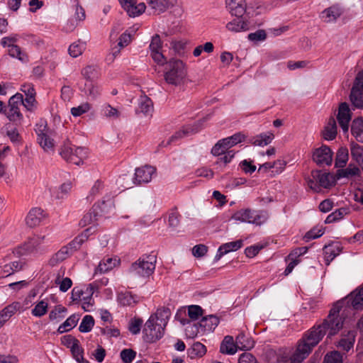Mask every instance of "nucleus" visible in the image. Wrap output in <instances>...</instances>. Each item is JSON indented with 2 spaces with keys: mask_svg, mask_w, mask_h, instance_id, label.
Here are the masks:
<instances>
[{
  "mask_svg": "<svg viewBox=\"0 0 363 363\" xmlns=\"http://www.w3.org/2000/svg\"><path fill=\"white\" fill-rule=\"evenodd\" d=\"M86 18L84 9L79 6H77L74 18L71 20V25L67 28L69 31L72 30L79 22L83 21Z\"/></svg>",
  "mask_w": 363,
  "mask_h": 363,
  "instance_id": "48",
  "label": "nucleus"
},
{
  "mask_svg": "<svg viewBox=\"0 0 363 363\" xmlns=\"http://www.w3.org/2000/svg\"><path fill=\"white\" fill-rule=\"evenodd\" d=\"M170 316V310L168 308L162 307L158 308L155 313L150 316V318H153L154 322H157L165 328L167 325Z\"/></svg>",
  "mask_w": 363,
  "mask_h": 363,
  "instance_id": "30",
  "label": "nucleus"
},
{
  "mask_svg": "<svg viewBox=\"0 0 363 363\" xmlns=\"http://www.w3.org/2000/svg\"><path fill=\"white\" fill-rule=\"evenodd\" d=\"M94 232L95 228L94 226L86 228L80 235L75 238L67 245L62 247L59 251H57L50 259V264L55 266L66 259L72 254L73 252L76 251L86 240H87L91 233Z\"/></svg>",
  "mask_w": 363,
  "mask_h": 363,
  "instance_id": "3",
  "label": "nucleus"
},
{
  "mask_svg": "<svg viewBox=\"0 0 363 363\" xmlns=\"http://www.w3.org/2000/svg\"><path fill=\"white\" fill-rule=\"evenodd\" d=\"M48 309V302L46 300L38 301L31 311V313L35 317H42L45 315Z\"/></svg>",
  "mask_w": 363,
  "mask_h": 363,
  "instance_id": "49",
  "label": "nucleus"
},
{
  "mask_svg": "<svg viewBox=\"0 0 363 363\" xmlns=\"http://www.w3.org/2000/svg\"><path fill=\"white\" fill-rule=\"evenodd\" d=\"M349 160V152L346 147H340L335 157V167L343 168L347 164Z\"/></svg>",
  "mask_w": 363,
  "mask_h": 363,
  "instance_id": "39",
  "label": "nucleus"
},
{
  "mask_svg": "<svg viewBox=\"0 0 363 363\" xmlns=\"http://www.w3.org/2000/svg\"><path fill=\"white\" fill-rule=\"evenodd\" d=\"M337 174L325 172L322 171H313L311 178L308 180V186L315 192H319L321 188L330 189L335 185Z\"/></svg>",
  "mask_w": 363,
  "mask_h": 363,
  "instance_id": "6",
  "label": "nucleus"
},
{
  "mask_svg": "<svg viewBox=\"0 0 363 363\" xmlns=\"http://www.w3.org/2000/svg\"><path fill=\"white\" fill-rule=\"evenodd\" d=\"M333 152L329 147L322 145L313 152V160L319 165H330L333 161Z\"/></svg>",
  "mask_w": 363,
  "mask_h": 363,
  "instance_id": "16",
  "label": "nucleus"
},
{
  "mask_svg": "<svg viewBox=\"0 0 363 363\" xmlns=\"http://www.w3.org/2000/svg\"><path fill=\"white\" fill-rule=\"evenodd\" d=\"M232 218L235 220L242 223L261 225L267 221L268 215L265 211H258L250 208H242L237 211L232 216Z\"/></svg>",
  "mask_w": 363,
  "mask_h": 363,
  "instance_id": "8",
  "label": "nucleus"
},
{
  "mask_svg": "<svg viewBox=\"0 0 363 363\" xmlns=\"http://www.w3.org/2000/svg\"><path fill=\"white\" fill-rule=\"evenodd\" d=\"M117 263L118 260L116 259L108 257L100 262L97 269L101 273H105L112 269Z\"/></svg>",
  "mask_w": 363,
  "mask_h": 363,
  "instance_id": "51",
  "label": "nucleus"
},
{
  "mask_svg": "<svg viewBox=\"0 0 363 363\" xmlns=\"http://www.w3.org/2000/svg\"><path fill=\"white\" fill-rule=\"evenodd\" d=\"M9 54L12 57H16L21 62H27L28 57L23 52L18 45L11 46L9 48Z\"/></svg>",
  "mask_w": 363,
  "mask_h": 363,
  "instance_id": "55",
  "label": "nucleus"
},
{
  "mask_svg": "<svg viewBox=\"0 0 363 363\" xmlns=\"http://www.w3.org/2000/svg\"><path fill=\"white\" fill-rule=\"evenodd\" d=\"M156 174V169L150 165H145L137 168L135 172V183L138 184L150 182Z\"/></svg>",
  "mask_w": 363,
  "mask_h": 363,
  "instance_id": "19",
  "label": "nucleus"
},
{
  "mask_svg": "<svg viewBox=\"0 0 363 363\" xmlns=\"http://www.w3.org/2000/svg\"><path fill=\"white\" fill-rule=\"evenodd\" d=\"M78 320V315L73 314L70 315L62 324L59 326L57 329L58 333H63L69 331L77 325Z\"/></svg>",
  "mask_w": 363,
  "mask_h": 363,
  "instance_id": "43",
  "label": "nucleus"
},
{
  "mask_svg": "<svg viewBox=\"0 0 363 363\" xmlns=\"http://www.w3.org/2000/svg\"><path fill=\"white\" fill-rule=\"evenodd\" d=\"M60 155L67 162L80 165L88 157V151L84 147L72 146L67 142L62 147Z\"/></svg>",
  "mask_w": 363,
  "mask_h": 363,
  "instance_id": "7",
  "label": "nucleus"
},
{
  "mask_svg": "<svg viewBox=\"0 0 363 363\" xmlns=\"http://www.w3.org/2000/svg\"><path fill=\"white\" fill-rule=\"evenodd\" d=\"M120 4L130 17H136L145 11L146 6L144 3H139L134 0H119Z\"/></svg>",
  "mask_w": 363,
  "mask_h": 363,
  "instance_id": "18",
  "label": "nucleus"
},
{
  "mask_svg": "<svg viewBox=\"0 0 363 363\" xmlns=\"http://www.w3.org/2000/svg\"><path fill=\"white\" fill-rule=\"evenodd\" d=\"M186 74V66L182 60H171L164 72V79L169 84L178 86L184 82Z\"/></svg>",
  "mask_w": 363,
  "mask_h": 363,
  "instance_id": "5",
  "label": "nucleus"
},
{
  "mask_svg": "<svg viewBox=\"0 0 363 363\" xmlns=\"http://www.w3.org/2000/svg\"><path fill=\"white\" fill-rule=\"evenodd\" d=\"M85 49V44L82 42H76L69 45L68 51L72 57H77L82 54Z\"/></svg>",
  "mask_w": 363,
  "mask_h": 363,
  "instance_id": "53",
  "label": "nucleus"
},
{
  "mask_svg": "<svg viewBox=\"0 0 363 363\" xmlns=\"http://www.w3.org/2000/svg\"><path fill=\"white\" fill-rule=\"evenodd\" d=\"M46 216L45 212L40 208H33L26 218V225L30 228L36 227L46 218Z\"/></svg>",
  "mask_w": 363,
  "mask_h": 363,
  "instance_id": "22",
  "label": "nucleus"
},
{
  "mask_svg": "<svg viewBox=\"0 0 363 363\" xmlns=\"http://www.w3.org/2000/svg\"><path fill=\"white\" fill-rule=\"evenodd\" d=\"M99 205L94 204L89 212L84 215L79 222V225L82 227H85L88 225L93 224L97 220V217L99 214Z\"/></svg>",
  "mask_w": 363,
  "mask_h": 363,
  "instance_id": "33",
  "label": "nucleus"
},
{
  "mask_svg": "<svg viewBox=\"0 0 363 363\" xmlns=\"http://www.w3.org/2000/svg\"><path fill=\"white\" fill-rule=\"evenodd\" d=\"M360 174L361 168L354 164H350L347 168L337 170V178H352L359 176Z\"/></svg>",
  "mask_w": 363,
  "mask_h": 363,
  "instance_id": "36",
  "label": "nucleus"
},
{
  "mask_svg": "<svg viewBox=\"0 0 363 363\" xmlns=\"http://www.w3.org/2000/svg\"><path fill=\"white\" fill-rule=\"evenodd\" d=\"M138 28L135 26L129 28L126 30L118 38V43L116 46L112 49V55L113 60L116 57L120 55L121 49L128 46L132 41L133 36L135 35Z\"/></svg>",
  "mask_w": 363,
  "mask_h": 363,
  "instance_id": "15",
  "label": "nucleus"
},
{
  "mask_svg": "<svg viewBox=\"0 0 363 363\" xmlns=\"http://www.w3.org/2000/svg\"><path fill=\"white\" fill-rule=\"evenodd\" d=\"M94 288L91 285L75 286L72 291L71 298L73 301L82 302V307L85 311H90L94 305Z\"/></svg>",
  "mask_w": 363,
  "mask_h": 363,
  "instance_id": "10",
  "label": "nucleus"
},
{
  "mask_svg": "<svg viewBox=\"0 0 363 363\" xmlns=\"http://www.w3.org/2000/svg\"><path fill=\"white\" fill-rule=\"evenodd\" d=\"M338 123L344 132H347L351 121V113L347 103L340 104L337 116Z\"/></svg>",
  "mask_w": 363,
  "mask_h": 363,
  "instance_id": "23",
  "label": "nucleus"
},
{
  "mask_svg": "<svg viewBox=\"0 0 363 363\" xmlns=\"http://www.w3.org/2000/svg\"><path fill=\"white\" fill-rule=\"evenodd\" d=\"M351 133L358 142L363 143V120L362 118L352 121Z\"/></svg>",
  "mask_w": 363,
  "mask_h": 363,
  "instance_id": "40",
  "label": "nucleus"
},
{
  "mask_svg": "<svg viewBox=\"0 0 363 363\" xmlns=\"http://www.w3.org/2000/svg\"><path fill=\"white\" fill-rule=\"evenodd\" d=\"M337 135V125L335 118H330L323 131V136L326 140H333Z\"/></svg>",
  "mask_w": 363,
  "mask_h": 363,
  "instance_id": "35",
  "label": "nucleus"
},
{
  "mask_svg": "<svg viewBox=\"0 0 363 363\" xmlns=\"http://www.w3.org/2000/svg\"><path fill=\"white\" fill-rule=\"evenodd\" d=\"M94 325V320L91 315H85L79 327V330L82 333H88L91 330Z\"/></svg>",
  "mask_w": 363,
  "mask_h": 363,
  "instance_id": "52",
  "label": "nucleus"
},
{
  "mask_svg": "<svg viewBox=\"0 0 363 363\" xmlns=\"http://www.w3.org/2000/svg\"><path fill=\"white\" fill-rule=\"evenodd\" d=\"M26 265V263L23 259L11 261L9 263H1V273L3 276L9 277L16 272L23 270Z\"/></svg>",
  "mask_w": 363,
  "mask_h": 363,
  "instance_id": "21",
  "label": "nucleus"
},
{
  "mask_svg": "<svg viewBox=\"0 0 363 363\" xmlns=\"http://www.w3.org/2000/svg\"><path fill=\"white\" fill-rule=\"evenodd\" d=\"M38 142L43 150L49 154L55 152L54 140L43 130H37Z\"/></svg>",
  "mask_w": 363,
  "mask_h": 363,
  "instance_id": "26",
  "label": "nucleus"
},
{
  "mask_svg": "<svg viewBox=\"0 0 363 363\" xmlns=\"http://www.w3.org/2000/svg\"><path fill=\"white\" fill-rule=\"evenodd\" d=\"M235 342L240 350H250L255 345V342L242 333L236 337Z\"/></svg>",
  "mask_w": 363,
  "mask_h": 363,
  "instance_id": "38",
  "label": "nucleus"
},
{
  "mask_svg": "<svg viewBox=\"0 0 363 363\" xmlns=\"http://www.w3.org/2000/svg\"><path fill=\"white\" fill-rule=\"evenodd\" d=\"M50 242V238L48 235H33L24 242L16 247L13 250V253L17 257L27 255L39 257L48 252Z\"/></svg>",
  "mask_w": 363,
  "mask_h": 363,
  "instance_id": "1",
  "label": "nucleus"
},
{
  "mask_svg": "<svg viewBox=\"0 0 363 363\" xmlns=\"http://www.w3.org/2000/svg\"><path fill=\"white\" fill-rule=\"evenodd\" d=\"M102 113L106 118L111 120H117L121 116V109L114 108L108 104L102 106Z\"/></svg>",
  "mask_w": 363,
  "mask_h": 363,
  "instance_id": "44",
  "label": "nucleus"
},
{
  "mask_svg": "<svg viewBox=\"0 0 363 363\" xmlns=\"http://www.w3.org/2000/svg\"><path fill=\"white\" fill-rule=\"evenodd\" d=\"M149 48L150 55L155 62L160 65L166 62V59L162 53V41L158 34H155L152 37Z\"/></svg>",
  "mask_w": 363,
  "mask_h": 363,
  "instance_id": "14",
  "label": "nucleus"
},
{
  "mask_svg": "<svg viewBox=\"0 0 363 363\" xmlns=\"http://www.w3.org/2000/svg\"><path fill=\"white\" fill-rule=\"evenodd\" d=\"M274 138L272 132L262 133L250 138V143L255 146L264 147L272 143Z\"/></svg>",
  "mask_w": 363,
  "mask_h": 363,
  "instance_id": "29",
  "label": "nucleus"
},
{
  "mask_svg": "<svg viewBox=\"0 0 363 363\" xmlns=\"http://www.w3.org/2000/svg\"><path fill=\"white\" fill-rule=\"evenodd\" d=\"M323 363H342V356L337 351H332L325 354Z\"/></svg>",
  "mask_w": 363,
  "mask_h": 363,
  "instance_id": "58",
  "label": "nucleus"
},
{
  "mask_svg": "<svg viewBox=\"0 0 363 363\" xmlns=\"http://www.w3.org/2000/svg\"><path fill=\"white\" fill-rule=\"evenodd\" d=\"M351 157L363 172V146L352 141L350 144Z\"/></svg>",
  "mask_w": 363,
  "mask_h": 363,
  "instance_id": "31",
  "label": "nucleus"
},
{
  "mask_svg": "<svg viewBox=\"0 0 363 363\" xmlns=\"http://www.w3.org/2000/svg\"><path fill=\"white\" fill-rule=\"evenodd\" d=\"M228 148L223 143H222V140H220L217 142V143L213 147L211 150V153L215 156H220L226 153Z\"/></svg>",
  "mask_w": 363,
  "mask_h": 363,
  "instance_id": "62",
  "label": "nucleus"
},
{
  "mask_svg": "<svg viewBox=\"0 0 363 363\" xmlns=\"http://www.w3.org/2000/svg\"><path fill=\"white\" fill-rule=\"evenodd\" d=\"M146 1L148 6L157 14L165 12L174 5L170 0H146Z\"/></svg>",
  "mask_w": 363,
  "mask_h": 363,
  "instance_id": "28",
  "label": "nucleus"
},
{
  "mask_svg": "<svg viewBox=\"0 0 363 363\" xmlns=\"http://www.w3.org/2000/svg\"><path fill=\"white\" fill-rule=\"evenodd\" d=\"M313 333L308 330L298 341L296 350L290 358L291 363H301L320 342L319 337Z\"/></svg>",
  "mask_w": 363,
  "mask_h": 363,
  "instance_id": "4",
  "label": "nucleus"
},
{
  "mask_svg": "<svg viewBox=\"0 0 363 363\" xmlns=\"http://www.w3.org/2000/svg\"><path fill=\"white\" fill-rule=\"evenodd\" d=\"M164 327L157 322H154L153 318H149L145 324L143 329L144 338L146 342H154L160 339L164 333Z\"/></svg>",
  "mask_w": 363,
  "mask_h": 363,
  "instance_id": "12",
  "label": "nucleus"
},
{
  "mask_svg": "<svg viewBox=\"0 0 363 363\" xmlns=\"http://www.w3.org/2000/svg\"><path fill=\"white\" fill-rule=\"evenodd\" d=\"M206 352L204 345L199 342H194L189 350V356L191 359L203 357Z\"/></svg>",
  "mask_w": 363,
  "mask_h": 363,
  "instance_id": "47",
  "label": "nucleus"
},
{
  "mask_svg": "<svg viewBox=\"0 0 363 363\" xmlns=\"http://www.w3.org/2000/svg\"><path fill=\"white\" fill-rule=\"evenodd\" d=\"M55 284L59 285L60 290L61 291L66 292L69 289L71 288L72 285V281L68 277H65L62 280H60V279L58 277L55 280Z\"/></svg>",
  "mask_w": 363,
  "mask_h": 363,
  "instance_id": "64",
  "label": "nucleus"
},
{
  "mask_svg": "<svg viewBox=\"0 0 363 363\" xmlns=\"http://www.w3.org/2000/svg\"><path fill=\"white\" fill-rule=\"evenodd\" d=\"M347 303L356 310L363 309V286L352 291L347 298Z\"/></svg>",
  "mask_w": 363,
  "mask_h": 363,
  "instance_id": "27",
  "label": "nucleus"
},
{
  "mask_svg": "<svg viewBox=\"0 0 363 363\" xmlns=\"http://www.w3.org/2000/svg\"><path fill=\"white\" fill-rule=\"evenodd\" d=\"M104 189V185L103 182L100 180L96 181L94 185L92 186L91 190L89 191V194L87 196L86 199L88 200H93L94 197L101 194Z\"/></svg>",
  "mask_w": 363,
  "mask_h": 363,
  "instance_id": "56",
  "label": "nucleus"
},
{
  "mask_svg": "<svg viewBox=\"0 0 363 363\" xmlns=\"http://www.w3.org/2000/svg\"><path fill=\"white\" fill-rule=\"evenodd\" d=\"M138 111L145 116L151 115L153 111V104L151 99L146 96H140L138 103Z\"/></svg>",
  "mask_w": 363,
  "mask_h": 363,
  "instance_id": "37",
  "label": "nucleus"
},
{
  "mask_svg": "<svg viewBox=\"0 0 363 363\" xmlns=\"http://www.w3.org/2000/svg\"><path fill=\"white\" fill-rule=\"evenodd\" d=\"M20 90L24 93L26 98L23 99L24 107L29 111L36 108L35 91L32 84L26 83L21 85Z\"/></svg>",
  "mask_w": 363,
  "mask_h": 363,
  "instance_id": "17",
  "label": "nucleus"
},
{
  "mask_svg": "<svg viewBox=\"0 0 363 363\" xmlns=\"http://www.w3.org/2000/svg\"><path fill=\"white\" fill-rule=\"evenodd\" d=\"M91 106L89 103L84 102L77 107L72 108L70 111L73 116L78 117L84 113H87L91 109Z\"/></svg>",
  "mask_w": 363,
  "mask_h": 363,
  "instance_id": "57",
  "label": "nucleus"
},
{
  "mask_svg": "<svg viewBox=\"0 0 363 363\" xmlns=\"http://www.w3.org/2000/svg\"><path fill=\"white\" fill-rule=\"evenodd\" d=\"M339 306H335L333 307L323 323L320 325L313 326L311 330L314 332L319 337L320 341L325 334L328 336H333L337 334L343 326V319L339 315Z\"/></svg>",
  "mask_w": 363,
  "mask_h": 363,
  "instance_id": "2",
  "label": "nucleus"
},
{
  "mask_svg": "<svg viewBox=\"0 0 363 363\" xmlns=\"http://www.w3.org/2000/svg\"><path fill=\"white\" fill-rule=\"evenodd\" d=\"M238 350L236 342L232 336H225L220 346V351L223 354H234Z\"/></svg>",
  "mask_w": 363,
  "mask_h": 363,
  "instance_id": "34",
  "label": "nucleus"
},
{
  "mask_svg": "<svg viewBox=\"0 0 363 363\" xmlns=\"http://www.w3.org/2000/svg\"><path fill=\"white\" fill-rule=\"evenodd\" d=\"M118 301L123 306H131L138 303L137 297L130 292H121L118 294Z\"/></svg>",
  "mask_w": 363,
  "mask_h": 363,
  "instance_id": "46",
  "label": "nucleus"
},
{
  "mask_svg": "<svg viewBox=\"0 0 363 363\" xmlns=\"http://www.w3.org/2000/svg\"><path fill=\"white\" fill-rule=\"evenodd\" d=\"M202 308L196 305H192L188 308V316L191 320H196L202 315Z\"/></svg>",
  "mask_w": 363,
  "mask_h": 363,
  "instance_id": "60",
  "label": "nucleus"
},
{
  "mask_svg": "<svg viewBox=\"0 0 363 363\" xmlns=\"http://www.w3.org/2000/svg\"><path fill=\"white\" fill-rule=\"evenodd\" d=\"M242 246V240H238L222 245L218 251L216 259H219L224 255L239 250Z\"/></svg>",
  "mask_w": 363,
  "mask_h": 363,
  "instance_id": "32",
  "label": "nucleus"
},
{
  "mask_svg": "<svg viewBox=\"0 0 363 363\" xmlns=\"http://www.w3.org/2000/svg\"><path fill=\"white\" fill-rule=\"evenodd\" d=\"M342 9L339 5L334 4L324 9L319 16L322 21L331 23L335 22L342 14Z\"/></svg>",
  "mask_w": 363,
  "mask_h": 363,
  "instance_id": "20",
  "label": "nucleus"
},
{
  "mask_svg": "<svg viewBox=\"0 0 363 363\" xmlns=\"http://www.w3.org/2000/svg\"><path fill=\"white\" fill-rule=\"evenodd\" d=\"M350 100L355 107H363V72H359L357 74L351 91Z\"/></svg>",
  "mask_w": 363,
  "mask_h": 363,
  "instance_id": "13",
  "label": "nucleus"
},
{
  "mask_svg": "<svg viewBox=\"0 0 363 363\" xmlns=\"http://www.w3.org/2000/svg\"><path fill=\"white\" fill-rule=\"evenodd\" d=\"M225 4L230 13L233 16L241 17L245 12V0H225Z\"/></svg>",
  "mask_w": 363,
  "mask_h": 363,
  "instance_id": "25",
  "label": "nucleus"
},
{
  "mask_svg": "<svg viewBox=\"0 0 363 363\" xmlns=\"http://www.w3.org/2000/svg\"><path fill=\"white\" fill-rule=\"evenodd\" d=\"M355 333L354 331H349L346 337H342L340 340L337 347H340L347 352L353 347Z\"/></svg>",
  "mask_w": 363,
  "mask_h": 363,
  "instance_id": "45",
  "label": "nucleus"
},
{
  "mask_svg": "<svg viewBox=\"0 0 363 363\" xmlns=\"http://www.w3.org/2000/svg\"><path fill=\"white\" fill-rule=\"evenodd\" d=\"M72 354L77 362L82 361L83 349L79 346V341L70 346Z\"/></svg>",
  "mask_w": 363,
  "mask_h": 363,
  "instance_id": "63",
  "label": "nucleus"
},
{
  "mask_svg": "<svg viewBox=\"0 0 363 363\" xmlns=\"http://www.w3.org/2000/svg\"><path fill=\"white\" fill-rule=\"evenodd\" d=\"M21 309V304L18 301L4 307L0 311V328L18 311Z\"/></svg>",
  "mask_w": 363,
  "mask_h": 363,
  "instance_id": "24",
  "label": "nucleus"
},
{
  "mask_svg": "<svg viewBox=\"0 0 363 363\" xmlns=\"http://www.w3.org/2000/svg\"><path fill=\"white\" fill-rule=\"evenodd\" d=\"M121 358L125 363H131L136 356V352L131 349H124L121 352Z\"/></svg>",
  "mask_w": 363,
  "mask_h": 363,
  "instance_id": "61",
  "label": "nucleus"
},
{
  "mask_svg": "<svg viewBox=\"0 0 363 363\" xmlns=\"http://www.w3.org/2000/svg\"><path fill=\"white\" fill-rule=\"evenodd\" d=\"M218 318L214 315H209L208 317L203 318L200 323V325L205 328L206 330H211L214 329L218 324Z\"/></svg>",
  "mask_w": 363,
  "mask_h": 363,
  "instance_id": "54",
  "label": "nucleus"
},
{
  "mask_svg": "<svg viewBox=\"0 0 363 363\" xmlns=\"http://www.w3.org/2000/svg\"><path fill=\"white\" fill-rule=\"evenodd\" d=\"M226 28L231 32H242L247 30L249 27L247 22L240 18H236L229 22L226 25Z\"/></svg>",
  "mask_w": 363,
  "mask_h": 363,
  "instance_id": "41",
  "label": "nucleus"
},
{
  "mask_svg": "<svg viewBox=\"0 0 363 363\" xmlns=\"http://www.w3.org/2000/svg\"><path fill=\"white\" fill-rule=\"evenodd\" d=\"M156 263V257L155 255H145L139 258L135 262L132 264L130 272L136 276L147 277L151 275L155 269Z\"/></svg>",
  "mask_w": 363,
  "mask_h": 363,
  "instance_id": "9",
  "label": "nucleus"
},
{
  "mask_svg": "<svg viewBox=\"0 0 363 363\" xmlns=\"http://www.w3.org/2000/svg\"><path fill=\"white\" fill-rule=\"evenodd\" d=\"M324 254L325 261L327 262V264L329 263L340 254V250L339 245L337 243H333L328 245L325 246L324 247Z\"/></svg>",
  "mask_w": 363,
  "mask_h": 363,
  "instance_id": "42",
  "label": "nucleus"
},
{
  "mask_svg": "<svg viewBox=\"0 0 363 363\" xmlns=\"http://www.w3.org/2000/svg\"><path fill=\"white\" fill-rule=\"evenodd\" d=\"M245 138V136L243 134L238 133L230 137L222 139V143H223L224 145H225L229 149L233 147L234 145L243 141Z\"/></svg>",
  "mask_w": 363,
  "mask_h": 363,
  "instance_id": "50",
  "label": "nucleus"
},
{
  "mask_svg": "<svg viewBox=\"0 0 363 363\" xmlns=\"http://www.w3.org/2000/svg\"><path fill=\"white\" fill-rule=\"evenodd\" d=\"M72 189V184L70 182H66L60 185L57 189H55L54 192H57V199H63L70 192Z\"/></svg>",
  "mask_w": 363,
  "mask_h": 363,
  "instance_id": "59",
  "label": "nucleus"
},
{
  "mask_svg": "<svg viewBox=\"0 0 363 363\" xmlns=\"http://www.w3.org/2000/svg\"><path fill=\"white\" fill-rule=\"evenodd\" d=\"M23 97L22 94L16 93L9 100L7 108V118L12 122H21L23 114L21 113L20 106H24Z\"/></svg>",
  "mask_w": 363,
  "mask_h": 363,
  "instance_id": "11",
  "label": "nucleus"
}]
</instances>
